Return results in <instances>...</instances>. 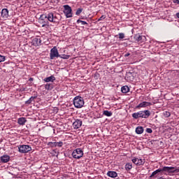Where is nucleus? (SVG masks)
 <instances>
[{"mask_svg": "<svg viewBox=\"0 0 179 179\" xmlns=\"http://www.w3.org/2000/svg\"><path fill=\"white\" fill-rule=\"evenodd\" d=\"M131 117L134 120H139V118L148 120V118L150 117V110H140L137 113H132Z\"/></svg>", "mask_w": 179, "mask_h": 179, "instance_id": "nucleus-1", "label": "nucleus"}, {"mask_svg": "<svg viewBox=\"0 0 179 179\" xmlns=\"http://www.w3.org/2000/svg\"><path fill=\"white\" fill-rule=\"evenodd\" d=\"M45 19H47V20H48L51 23H58V22H59L58 17H57V15L54 13H49L48 15L43 14L41 15V20H45Z\"/></svg>", "mask_w": 179, "mask_h": 179, "instance_id": "nucleus-2", "label": "nucleus"}, {"mask_svg": "<svg viewBox=\"0 0 179 179\" xmlns=\"http://www.w3.org/2000/svg\"><path fill=\"white\" fill-rule=\"evenodd\" d=\"M73 104L76 108H82L85 106V100L82 96H77L73 99Z\"/></svg>", "mask_w": 179, "mask_h": 179, "instance_id": "nucleus-3", "label": "nucleus"}, {"mask_svg": "<svg viewBox=\"0 0 179 179\" xmlns=\"http://www.w3.org/2000/svg\"><path fill=\"white\" fill-rule=\"evenodd\" d=\"M71 156L73 159H79L81 157H83V150L80 148H77L73 151Z\"/></svg>", "mask_w": 179, "mask_h": 179, "instance_id": "nucleus-4", "label": "nucleus"}, {"mask_svg": "<svg viewBox=\"0 0 179 179\" xmlns=\"http://www.w3.org/2000/svg\"><path fill=\"white\" fill-rule=\"evenodd\" d=\"M18 152L20 153H29V152H31V147L27 145H20L18 146Z\"/></svg>", "mask_w": 179, "mask_h": 179, "instance_id": "nucleus-5", "label": "nucleus"}, {"mask_svg": "<svg viewBox=\"0 0 179 179\" xmlns=\"http://www.w3.org/2000/svg\"><path fill=\"white\" fill-rule=\"evenodd\" d=\"M50 59H54V58H59V52H58V49H57V47L55 46L50 50Z\"/></svg>", "mask_w": 179, "mask_h": 179, "instance_id": "nucleus-6", "label": "nucleus"}, {"mask_svg": "<svg viewBox=\"0 0 179 179\" xmlns=\"http://www.w3.org/2000/svg\"><path fill=\"white\" fill-rule=\"evenodd\" d=\"M131 162L136 164V166H143V164H145V159H139L136 157H133Z\"/></svg>", "mask_w": 179, "mask_h": 179, "instance_id": "nucleus-7", "label": "nucleus"}, {"mask_svg": "<svg viewBox=\"0 0 179 179\" xmlns=\"http://www.w3.org/2000/svg\"><path fill=\"white\" fill-rule=\"evenodd\" d=\"M64 13L66 15V17H72V8L71 6L68 5L64 6Z\"/></svg>", "mask_w": 179, "mask_h": 179, "instance_id": "nucleus-8", "label": "nucleus"}, {"mask_svg": "<svg viewBox=\"0 0 179 179\" xmlns=\"http://www.w3.org/2000/svg\"><path fill=\"white\" fill-rule=\"evenodd\" d=\"M150 106H152L151 102L143 101L136 106V108H145V107H150Z\"/></svg>", "mask_w": 179, "mask_h": 179, "instance_id": "nucleus-9", "label": "nucleus"}, {"mask_svg": "<svg viewBox=\"0 0 179 179\" xmlns=\"http://www.w3.org/2000/svg\"><path fill=\"white\" fill-rule=\"evenodd\" d=\"M82 127V120H76L74 122H73V127L74 129H79L80 127Z\"/></svg>", "mask_w": 179, "mask_h": 179, "instance_id": "nucleus-10", "label": "nucleus"}, {"mask_svg": "<svg viewBox=\"0 0 179 179\" xmlns=\"http://www.w3.org/2000/svg\"><path fill=\"white\" fill-rule=\"evenodd\" d=\"M173 168H169V166H164L162 169H158L155 171L157 172V174L159 173H162V171H164L165 173H169V171H171Z\"/></svg>", "mask_w": 179, "mask_h": 179, "instance_id": "nucleus-11", "label": "nucleus"}, {"mask_svg": "<svg viewBox=\"0 0 179 179\" xmlns=\"http://www.w3.org/2000/svg\"><path fill=\"white\" fill-rule=\"evenodd\" d=\"M1 17H3V19H8V17H9V10H8V8L2 9Z\"/></svg>", "mask_w": 179, "mask_h": 179, "instance_id": "nucleus-12", "label": "nucleus"}, {"mask_svg": "<svg viewBox=\"0 0 179 179\" xmlns=\"http://www.w3.org/2000/svg\"><path fill=\"white\" fill-rule=\"evenodd\" d=\"M106 176L110 177V178H117V177H118V173L113 171H109L107 172Z\"/></svg>", "mask_w": 179, "mask_h": 179, "instance_id": "nucleus-13", "label": "nucleus"}, {"mask_svg": "<svg viewBox=\"0 0 179 179\" xmlns=\"http://www.w3.org/2000/svg\"><path fill=\"white\" fill-rule=\"evenodd\" d=\"M135 41H138L140 43H143V41H145V40H146V37L143 36H141V35H136L134 36Z\"/></svg>", "mask_w": 179, "mask_h": 179, "instance_id": "nucleus-14", "label": "nucleus"}, {"mask_svg": "<svg viewBox=\"0 0 179 179\" xmlns=\"http://www.w3.org/2000/svg\"><path fill=\"white\" fill-rule=\"evenodd\" d=\"M0 160L1 163H8L10 160V157L5 155L0 157Z\"/></svg>", "mask_w": 179, "mask_h": 179, "instance_id": "nucleus-15", "label": "nucleus"}, {"mask_svg": "<svg viewBox=\"0 0 179 179\" xmlns=\"http://www.w3.org/2000/svg\"><path fill=\"white\" fill-rule=\"evenodd\" d=\"M32 44L35 47H38V45L41 44V39H40L39 38H34L32 40Z\"/></svg>", "mask_w": 179, "mask_h": 179, "instance_id": "nucleus-16", "label": "nucleus"}, {"mask_svg": "<svg viewBox=\"0 0 179 179\" xmlns=\"http://www.w3.org/2000/svg\"><path fill=\"white\" fill-rule=\"evenodd\" d=\"M55 80V76H50V77L45 78L43 79V81L46 83H49V82H54Z\"/></svg>", "mask_w": 179, "mask_h": 179, "instance_id": "nucleus-17", "label": "nucleus"}, {"mask_svg": "<svg viewBox=\"0 0 179 179\" xmlns=\"http://www.w3.org/2000/svg\"><path fill=\"white\" fill-rule=\"evenodd\" d=\"M26 122H27L26 117H20L17 119V124H19V125H24Z\"/></svg>", "mask_w": 179, "mask_h": 179, "instance_id": "nucleus-18", "label": "nucleus"}, {"mask_svg": "<svg viewBox=\"0 0 179 179\" xmlns=\"http://www.w3.org/2000/svg\"><path fill=\"white\" fill-rule=\"evenodd\" d=\"M44 87L45 89V90H52L54 89V84L52 83H46L45 85H44Z\"/></svg>", "mask_w": 179, "mask_h": 179, "instance_id": "nucleus-19", "label": "nucleus"}, {"mask_svg": "<svg viewBox=\"0 0 179 179\" xmlns=\"http://www.w3.org/2000/svg\"><path fill=\"white\" fill-rule=\"evenodd\" d=\"M136 133L138 135H141L142 134H143V127L141 126H138L136 128Z\"/></svg>", "mask_w": 179, "mask_h": 179, "instance_id": "nucleus-20", "label": "nucleus"}, {"mask_svg": "<svg viewBox=\"0 0 179 179\" xmlns=\"http://www.w3.org/2000/svg\"><path fill=\"white\" fill-rule=\"evenodd\" d=\"M121 92L122 93H128V92H129V87L127 85H124L123 87H122L121 88Z\"/></svg>", "mask_w": 179, "mask_h": 179, "instance_id": "nucleus-21", "label": "nucleus"}, {"mask_svg": "<svg viewBox=\"0 0 179 179\" xmlns=\"http://www.w3.org/2000/svg\"><path fill=\"white\" fill-rule=\"evenodd\" d=\"M125 170L127 171H129L130 170H132V164L131 163H127L124 166Z\"/></svg>", "mask_w": 179, "mask_h": 179, "instance_id": "nucleus-22", "label": "nucleus"}, {"mask_svg": "<svg viewBox=\"0 0 179 179\" xmlns=\"http://www.w3.org/2000/svg\"><path fill=\"white\" fill-rule=\"evenodd\" d=\"M169 168H171L172 169H171V171L168 172V173H179V168H174L173 166H169Z\"/></svg>", "mask_w": 179, "mask_h": 179, "instance_id": "nucleus-23", "label": "nucleus"}, {"mask_svg": "<svg viewBox=\"0 0 179 179\" xmlns=\"http://www.w3.org/2000/svg\"><path fill=\"white\" fill-rule=\"evenodd\" d=\"M59 58H62V59H69V58H71V55H59Z\"/></svg>", "mask_w": 179, "mask_h": 179, "instance_id": "nucleus-24", "label": "nucleus"}, {"mask_svg": "<svg viewBox=\"0 0 179 179\" xmlns=\"http://www.w3.org/2000/svg\"><path fill=\"white\" fill-rule=\"evenodd\" d=\"M103 115H106V117H111L113 115V113L108 110H103Z\"/></svg>", "mask_w": 179, "mask_h": 179, "instance_id": "nucleus-25", "label": "nucleus"}, {"mask_svg": "<svg viewBox=\"0 0 179 179\" xmlns=\"http://www.w3.org/2000/svg\"><path fill=\"white\" fill-rule=\"evenodd\" d=\"M82 12H83V8H78L76 12V15L77 16H79V15H80V13H82Z\"/></svg>", "mask_w": 179, "mask_h": 179, "instance_id": "nucleus-26", "label": "nucleus"}, {"mask_svg": "<svg viewBox=\"0 0 179 179\" xmlns=\"http://www.w3.org/2000/svg\"><path fill=\"white\" fill-rule=\"evenodd\" d=\"M64 145V143H62V141H59V142H56L55 144V148H62V146Z\"/></svg>", "mask_w": 179, "mask_h": 179, "instance_id": "nucleus-27", "label": "nucleus"}, {"mask_svg": "<svg viewBox=\"0 0 179 179\" xmlns=\"http://www.w3.org/2000/svg\"><path fill=\"white\" fill-rule=\"evenodd\" d=\"M120 40H122V38H125V34L119 33L118 34Z\"/></svg>", "mask_w": 179, "mask_h": 179, "instance_id": "nucleus-28", "label": "nucleus"}, {"mask_svg": "<svg viewBox=\"0 0 179 179\" xmlns=\"http://www.w3.org/2000/svg\"><path fill=\"white\" fill-rule=\"evenodd\" d=\"M164 117H166V118H169V117H170L171 115V113H170V112H169V111H164Z\"/></svg>", "mask_w": 179, "mask_h": 179, "instance_id": "nucleus-29", "label": "nucleus"}, {"mask_svg": "<svg viewBox=\"0 0 179 179\" xmlns=\"http://www.w3.org/2000/svg\"><path fill=\"white\" fill-rule=\"evenodd\" d=\"M48 145L50 148H55L56 142H49Z\"/></svg>", "mask_w": 179, "mask_h": 179, "instance_id": "nucleus-30", "label": "nucleus"}, {"mask_svg": "<svg viewBox=\"0 0 179 179\" xmlns=\"http://www.w3.org/2000/svg\"><path fill=\"white\" fill-rule=\"evenodd\" d=\"M77 23H81L82 24L85 25V24H87V22L86 21H82L80 20H77Z\"/></svg>", "mask_w": 179, "mask_h": 179, "instance_id": "nucleus-31", "label": "nucleus"}, {"mask_svg": "<svg viewBox=\"0 0 179 179\" xmlns=\"http://www.w3.org/2000/svg\"><path fill=\"white\" fill-rule=\"evenodd\" d=\"M6 59L5 56L1 55H0V62H3Z\"/></svg>", "mask_w": 179, "mask_h": 179, "instance_id": "nucleus-32", "label": "nucleus"}, {"mask_svg": "<svg viewBox=\"0 0 179 179\" xmlns=\"http://www.w3.org/2000/svg\"><path fill=\"white\" fill-rule=\"evenodd\" d=\"M145 131L147 132V134H152V132H153V130H152V129L150 128H147Z\"/></svg>", "mask_w": 179, "mask_h": 179, "instance_id": "nucleus-33", "label": "nucleus"}, {"mask_svg": "<svg viewBox=\"0 0 179 179\" xmlns=\"http://www.w3.org/2000/svg\"><path fill=\"white\" fill-rule=\"evenodd\" d=\"M104 19H106V15H101L98 20L100 22V20H104Z\"/></svg>", "mask_w": 179, "mask_h": 179, "instance_id": "nucleus-34", "label": "nucleus"}, {"mask_svg": "<svg viewBox=\"0 0 179 179\" xmlns=\"http://www.w3.org/2000/svg\"><path fill=\"white\" fill-rule=\"evenodd\" d=\"M156 174H157V172L156 171H155L154 172L152 173L150 177H155V176H156Z\"/></svg>", "mask_w": 179, "mask_h": 179, "instance_id": "nucleus-35", "label": "nucleus"}, {"mask_svg": "<svg viewBox=\"0 0 179 179\" xmlns=\"http://www.w3.org/2000/svg\"><path fill=\"white\" fill-rule=\"evenodd\" d=\"M173 3H177L179 5V0H173Z\"/></svg>", "mask_w": 179, "mask_h": 179, "instance_id": "nucleus-36", "label": "nucleus"}, {"mask_svg": "<svg viewBox=\"0 0 179 179\" xmlns=\"http://www.w3.org/2000/svg\"><path fill=\"white\" fill-rule=\"evenodd\" d=\"M34 99H36V96H31L29 100L31 101H33V100H34Z\"/></svg>", "mask_w": 179, "mask_h": 179, "instance_id": "nucleus-37", "label": "nucleus"}, {"mask_svg": "<svg viewBox=\"0 0 179 179\" xmlns=\"http://www.w3.org/2000/svg\"><path fill=\"white\" fill-rule=\"evenodd\" d=\"M129 55H131V53H126L125 55H124V57H129Z\"/></svg>", "mask_w": 179, "mask_h": 179, "instance_id": "nucleus-38", "label": "nucleus"}, {"mask_svg": "<svg viewBox=\"0 0 179 179\" xmlns=\"http://www.w3.org/2000/svg\"><path fill=\"white\" fill-rule=\"evenodd\" d=\"M29 82H33V80H34V78H30L29 79Z\"/></svg>", "mask_w": 179, "mask_h": 179, "instance_id": "nucleus-39", "label": "nucleus"}, {"mask_svg": "<svg viewBox=\"0 0 179 179\" xmlns=\"http://www.w3.org/2000/svg\"><path fill=\"white\" fill-rule=\"evenodd\" d=\"M27 103L28 104H30V103H31V101L30 99H29V100L27 101Z\"/></svg>", "mask_w": 179, "mask_h": 179, "instance_id": "nucleus-40", "label": "nucleus"}, {"mask_svg": "<svg viewBox=\"0 0 179 179\" xmlns=\"http://www.w3.org/2000/svg\"><path fill=\"white\" fill-rule=\"evenodd\" d=\"M176 16H177V17H178V19H179V13H176Z\"/></svg>", "mask_w": 179, "mask_h": 179, "instance_id": "nucleus-41", "label": "nucleus"}, {"mask_svg": "<svg viewBox=\"0 0 179 179\" xmlns=\"http://www.w3.org/2000/svg\"><path fill=\"white\" fill-rule=\"evenodd\" d=\"M42 27H45V24H43V25H42Z\"/></svg>", "mask_w": 179, "mask_h": 179, "instance_id": "nucleus-42", "label": "nucleus"}, {"mask_svg": "<svg viewBox=\"0 0 179 179\" xmlns=\"http://www.w3.org/2000/svg\"><path fill=\"white\" fill-rule=\"evenodd\" d=\"M7 1H12V0H7Z\"/></svg>", "mask_w": 179, "mask_h": 179, "instance_id": "nucleus-43", "label": "nucleus"}, {"mask_svg": "<svg viewBox=\"0 0 179 179\" xmlns=\"http://www.w3.org/2000/svg\"><path fill=\"white\" fill-rule=\"evenodd\" d=\"M64 52H65V50H64Z\"/></svg>", "mask_w": 179, "mask_h": 179, "instance_id": "nucleus-44", "label": "nucleus"}]
</instances>
